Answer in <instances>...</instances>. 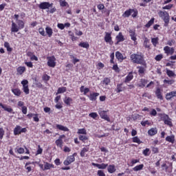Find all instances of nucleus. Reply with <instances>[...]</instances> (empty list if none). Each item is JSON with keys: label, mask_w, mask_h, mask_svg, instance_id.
<instances>
[{"label": "nucleus", "mask_w": 176, "mask_h": 176, "mask_svg": "<svg viewBox=\"0 0 176 176\" xmlns=\"http://www.w3.org/2000/svg\"><path fill=\"white\" fill-rule=\"evenodd\" d=\"M131 59L133 64H140L144 67L146 65V62L144 59V56L141 54H133L131 55Z\"/></svg>", "instance_id": "nucleus-1"}, {"label": "nucleus", "mask_w": 176, "mask_h": 176, "mask_svg": "<svg viewBox=\"0 0 176 176\" xmlns=\"http://www.w3.org/2000/svg\"><path fill=\"white\" fill-rule=\"evenodd\" d=\"M161 120L164 122V124H167V126H170V127H173V122H171V118L168 116V115L164 114L161 116Z\"/></svg>", "instance_id": "nucleus-2"}, {"label": "nucleus", "mask_w": 176, "mask_h": 176, "mask_svg": "<svg viewBox=\"0 0 176 176\" xmlns=\"http://www.w3.org/2000/svg\"><path fill=\"white\" fill-rule=\"evenodd\" d=\"M47 59V65L48 67H51L52 68H54L56 67V57L54 56H48Z\"/></svg>", "instance_id": "nucleus-3"}, {"label": "nucleus", "mask_w": 176, "mask_h": 176, "mask_svg": "<svg viewBox=\"0 0 176 176\" xmlns=\"http://www.w3.org/2000/svg\"><path fill=\"white\" fill-rule=\"evenodd\" d=\"M21 83L23 85L24 93H25V94H30V89L28 88V80H23L21 81Z\"/></svg>", "instance_id": "nucleus-4"}, {"label": "nucleus", "mask_w": 176, "mask_h": 176, "mask_svg": "<svg viewBox=\"0 0 176 176\" xmlns=\"http://www.w3.org/2000/svg\"><path fill=\"white\" fill-rule=\"evenodd\" d=\"M158 15L162 20H170V15L166 11H159Z\"/></svg>", "instance_id": "nucleus-5"}, {"label": "nucleus", "mask_w": 176, "mask_h": 176, "mask_svg": "<svg viewBox=\"0 0 176 176\" xmlns=\"http://www.w3.org/2000/svg\"><path fill=\"white\" fill-rule=\"evenodd\" d=\"M98 113L102 119L107 120V122H111V119L109 118L108 115H107V111L100 110L98 111Z\"/></svg>", "instance_id": "nucleus-6"}, {"label": "nucleus", "mask_w": 176, "mask_h": 176, "mask_svg": "<svg viewBox=\"0 0 176 176\" xmlns=\"http://www.w3.org/2000/svg\"><path fill=\"white\" fill-rule=\"evenodd\" d=\"M53 6V3H50L49 2H42L39 4L38 8L42 10L49 9V8H52Z\"/></svg>", "instance_id": "nucleus-7"}, {"label": "nucleus", "mask_w": 176, "mask_h": 176, "mask_svg": "<svg viewBox=\"0 0 176 176\" xmlns=\"http://www.w3.org/2000/svg\"><path fill=\"white\" fill-rule=\"evenodd\" d=\"M74 162H75V157H74V155H70L64 161L63 164L65 166H69V164L74 163Z\"/></svg>", "instance_id": "nucleus-8"}, {"label": "nucleus", "mask_w": 176, "mask_h": 176, "mask_svg": "<svg viewBox=\"0 0 176 176\" xmlns=\"http://www.w3.org/2000/svg\"><path fill=\"white\" fill-rule=\"evenodd\" d=\"M164 51L165 52L166 54H167V56H168L169 54H170V56H173V54H174L175 50L173 47L166 46L164 47Z\"/></svg>", "instance_id": "nucleus-9"}, {"label": "nucleus", "mask_w": 176, "mask_h": 176, "mask_svg": "<svg viewBox=\"0 0 176 176\" xmlns=\"http://www.w3.org/2000/svg\"><path fill=\"white\" fill-rule=\"evenodd\" d=\"M104 41L107 43H109V45H113V41H112V37L111 36V33L106 32L104 36Z\"/></svg>", "instance_id": "nucleus-10"}, {"label": "nucleus", "mask_w": 176, "mask_h": 176, "mask_svg": "<svg viewBox=\"0 0 176 176\" xmlns=\"http://www.w3.org/2000/svg\"><path fill=\"white\" fill-rule=\"evenodd\" d=\"M176 97V91H173L169 93H167L166 95V100H171V98Z\"/></svg>", "instance_id": "nucleus-11"}, {"label": "nucleus", "mask_w": 176, "mask_h": 176, "mask_svg": "<svg viewBox=\"0 0 176 176\" xmlns=\"http://www.w3.org/2000/svg\"><path fill=\"white\" fill-rule=\"evenodd\" d=\"M93 166H96L98 168L102 169V170H105L107 167H108V164H92Z\"/></svg>", "instance_id": "nucleus-12"}, {"label": "nucleus", "mask_w": 176, "mask_h": 176, "mask_svg": "<svg viewBox=\"0 0 176 176\" xmlns=\"http://www.w3.org/2000/svg\"><path fill=\"white\" fill-rule=\"evenodd\" d=\"M116 38L117 39V43H116V45H118L119 42H123V41H124V36H123L122 32H120L118 35L116 36Z\"/></svg>", "instance_id": "nucleus-13"}, {"label": "nucleus", "mask_w": 176, "mask_h": 176, "mask_svg": "<svg viewBox=\"0 0 176 176\" xmlns=\"http://www.w3.org/2000/svg\"><path fill=\"white\" fill-rule=\"evenodd\" d=\"M19 28L14 22H12L11 32H19Z\"/></svg>", "instance_id": "nucleus-14"}, {"label": "nucleus", "mask_w": 176, "mask_h": 176, "mask_svg": "<svg viewBox=\"0 0 176 176\" xmlns=\"http://www.w3.org/2000/svg\"><path fill=\"white\" fill-rule=\"evenodd\" d=\"M0 107H1V108H3V109H4V111H6L7 112H13V109H12L10 107H8L7 105H5L2 103H0Z\"/></svg>", "instance_id": "nucleus-15"}, {"label": "nucleus", "mask_w": 176, "mask_h": 176, "mask_svg": "<svg viewBox=\"0 0 176 176\" xmlns=\"http://www.w3.org/2000/svg\"><path fill=\"white\" fill-rule=\"evenodd\" d=\"M134 78V76H133V73L130 72L127 76L126 77L124 80V83H129L131 80H133V78Z\"/></svg>", "instance_id": "nucleus-16"}, {"label": "nucleus", "mask_w": 176, "mask_h": 176, "mask_svg": "<svg viewBox=\"0 0 176 176\" xmlns=\"http://www.w3.org/2000/svg\"><path fill=\"white\" fill-rule=\"evenodd\" d=\"M14 135H19V134H21V126L16 125L14 129Z\"/></svg>", "instance_id": "nucleus-17"}, {"label": "nucleus", "mask_w": 176, "mask_h": 176, "mask_svg": "<svg viewBox=\"0 0 176 176\" xmlns=\"http://www.w3.org/2000/svg\"><path fill=\"white\" fill-rule=\"evenodd\" d=\"M45 32L48 35L49 38H52V35H53V29L47 26L45 28Z\"/></svg>", "instance_id": "nucleus-18"}, {"label": "nucleus", "mask_w": 176, "mask_h": 176, "mask_svg": "<svg viewBox=\"0 0 176 176\" xmlns=\"http://www.w3.org/2000/svg\"><path fill=\"white\" fill-rule=\"evenodd\" d=\"M98 96H100L99 93L91 94L89 96V100L91 101H96L97 100V97H98Z\"/></svg>", "instance_id": "nucleus-19"}, {"label": "nucleus", "mask_w": 176, "mask_h": 176, "mask_svg": "<svg viewBox=\"0 0 176 176\" xmlns=\"http://www.w3.org/2000/svg\"><path fill=\"white\" fill-rule=\"evenodd\" d=\"M134 12V9H129L124 12L122 14L123 17H130L131 16L132 12Z\"/></svg>", "instance_id": "nucleus-20"}, {"label": "nucleus", "mask_w": 176, "mask_h": 176, "mask_svg": "<svg viewBox=\"0 0 176 176\" xmlns=\"http://www.w3.org/2000/svg\"><path fill=\"white\" fill-rule=\"evenodd\" d=\"M116 57L117 60H119V61H123V60H124L123 54H122L119 51L116 52Z\"/></svg>", "instance_id": "nucleus-21"}, {"label": "nucleus", "mask_w": 176, "mask_h": 176, "mask_svg": "<svg viewBox=\"0 0 176 176\" xmlns=\"http://www.w3.org/2000/svg\"><path fill=\"white\" fill-rule=\"evenodd\" d=\"M155 96L159 100H163V96L162 95V91H160V88H157L155 91Z\"/></svg>", "instance_id": "nucleus-22"}, {"label": "nucleus", "mask_w": 176, "mask_h": 176, "mask_svg": "<svg viewBox=\"0 0 176 176\" xmlns=\"http://www.w3.org/2000/svg\"><path fill=\"white\" fill-rule=\"evenodd\" d=\"M56 129L60 130L61 131H69V129L67 126H64L61 124H56Z\"/></svg>", "instance_id": "nucleus-23"}, {"label": "nucleus", "mask_w": 176, "mask_h": 176, "mask_svg": "<svg viewBox=\"0 0 176 176\" xmlns=\"http://www.w3.org/2000/svg\"><path fill=\"white\" fill-rule=\"evenodd\" d=\"M148 135H155V134H157V129L156 128H151L148 131Z\"/></svg>", "instance_id": "nucleus-24"}, {"label": "nucleus", "mask_w": 176, "mask_h": 176, "mask_svg": "<svg viewBox=\"0 0 176 176\" xmlns=\"http://www.w3.org/2000/svg\"><path fill=\"white\" fill-rule=\"evenodd\" d=\"M78 46L80 47H84L85 49H89V47H90L89 43L87 42H81L78 44Z\"/></svg>", "instance_id": "nucleus-25"}, {"label": "nucleus", "mask_w": 176, "mask_h": 176, "mask_svg": "<svg viewBox=\"0 0 176 176\" xmlns=\"http://www.w3.org/2000/svg\"><path fill=\"white\" fill-rule=\"evenodd\" d=\"M166 141L168 142H171V144H174V141H175V137L174 135L167 136L166 138Z\"/></svg>", "instance_id": "nucleus-26"}, {"label": "nucleus", "mask_w": 176, "mask_h": 176, "mask_svg": "<svg viewBox=\"0 0 176 176\" xmlns=\"http://www.w3.org/2000/svg\"><path fill=\"white\" fill-rule=\"evenodd\" d=\"M129 34H130V36L132 39V41H137V37L135 36V32H134V30H129Z\"/></svg>", "instance_id": "nucleus-27"}, {"label": "nucleus", "mask_w": 176, "mask_h": 176, "mask_svg": "<svg viewBox=\"0 0 176 176\" xmlns=\"http://www.w3.org/2000/svg\"><path fill=\"white\" fill-rule=\"evenodd\" d=\"M12 91L14 94V96H17V97H20V96L21 95V91L19 89H12Z\"/></svg>", "instance_id": "nucleus-28"}, {"label": "nucleus", "mask_w": 176, "mask_h": 176, "mask_svg": "<svg viewBox=\"0 0 176 176\" xmlns=\"http://www.w3.org/2000/svg\"><path fill=\"white\" fill-rule=\"evenodd\" d=\"M66 91H67V87H59L58 89L56 96H57V94H61L63 93H65Z\"/></svg>", "instance_id": "nucleus-29"}, {"label": "nucleus", "mask_w": 176, "mask_h": 176, "mask_svg": "<svg viewBox=\"0 0 176 176\" xmlns=\"http://www.w3.org/2000/svg\"><path fill=\"white\" fill-rule=\"evenodd\" d=\"M148 83V81L145 79H141L140 82L138 85L139 87H145L146 84Z\"/></svg>", "instance_id": "nucleus-30"}, {"label": "nucleus", "mask_w": 176, "mask_h": 176, "mask_svg": "<svg viewBox=\"0 0 176 176\" xmlns=\"http://www.w3.org/2000/svg\"><path fill=\"white\" fill-rule=\"evenodd\" d=\"M17 72L20 75H23V74H24V72H25V67H19L17 68Z\"/></svg>", "instance_id": "nucleus-31"}, {"label": "nucleus", "mask_w": 176, "mask_h": 176, "mask_svg": "<svg viewBox=\"0 0 176 176\" xmlns=\"http://www.w3.org/2000/svg\"><path fill=\"white\" fill-rule=\"evenodd\" d=\"M86 152H89V148H82L80 153L81 157H85V156H86Z\"/></svg>", "instance_id": "nucleus-32"}, {"label": "nucleus", "mask_w": 176, "mask_h": 176, "mask_svg": "<svg viewBox=\"0 0 176 176\" xmlns=\"http://www.w3.org/2000/svg\"><path fill=\"white\" fill-rule=\"evenodd\" d=\"M142 168H144V164H142L135 166L133 168V171H140V170H142Z\"/></svg>", "instance_id": "nucleus-33"}, {"label": "nucleus", "mask_w": 176, "mask_h": 176, "mask_svg": "<svg viewBox=\"0 0 176 176\" xmlns=\"http://www.w3.org/2000/svg\"><path fill=\"white\" fill-rule=\"evenodd\" d=\"M64 102L66 105H71V102H72V98L69 97H65L64 99Z\"/></svg>", "instance_id": "nucleus-34"}, {"label": "nucleus", "mask_w": 176, "mask_h": 176, "mask_svg": "<svg viewBox=\"0 0 176 176\" xmlns=\"http://www.w3.org/2000/svg\"><path fill=\"white\" fill-rule=\"evenodd\" d=\"M107 170H108L109 173H110L111 174H112L113 173H115V171H116V169L115 168L114 165H110L107 168Z\"/></svg>", "instance_id": "nucleus-35"}, {"label": "nucleus", "mask_w": 176, "mask_h": 176, "mask_svg": "<svg viewBox=\"0 0 176 176\" xmlns=\"http://www.w3.org/2000/svg\"><path fill=\"white\" fill-rule=\"evenodd\" d=\"M155 23V18H152L146 25V28H149Z\"/></svg>", "instance_id": "nucleus-36"}, {"label": "nucleus", "mask_w": 176, "mask_h": 176, "mask_svg": "<svg viewBox=\"0 0 176 176\" xmlns=\"http://www.w3.org/2000/svg\"><path fill=\"white\" fill-rule=\"evenodd\" d=\"M122 86H123V83L117 85V88L116 89V93H120V91H123V89L122 88Z\"/></svg>", "instance_id": "nucleus-37"}, {"label": "nucleus", "mask_w": 176, "mask_h": 176, "mask_svg": "<svg viewBox=\"0 0 176 176\" xmlns=\"http://www.w3.org/2000/svg\"><path fill=\"white\" fill-rule=\"evenodd\" d=\"M59 3L62 8H65V6H68V3L65 1V0H59Z\"/></svg>", "instance_id": "nucleus-38"}, {"label": "nucleus", "mask_w": 176, "mask_h": 176, "mask_svg": "<svg viewBox=\"0 0 176 176\" xmlns=\"http://www.w3.org/2000/svg\"><path fill=\"white\" fill-rule=\"evenodd\" d=\"M144 46L146 49H149L150 48L149 39H148V38H145L144 41Z\"/></svg>", "instance_id": "nucleus-39"}, {"label": "nucleus", "mask_w": 176, "mask_h": 176, "mask_svg": "<svg viewBox=\"0 0 176 176\" xmlns=\"http://www.w3.org/2000/svg\"><path fill=\"white\" fill-rule=\"evenodd\" d=\"M52 167H54L53 164L46 162L45 164L44 165L43 170H50Z\"/></svg>", "instance_id": "nucleus-40"}, {"label": "nucleus", "mask_w": 176, "mask_h": 176, "mask_svg": "<svg viewBox=\"0 0 176 176\" xmlns=\"http://www.w3.org/2000/svg\"><path fill=\"white\" fill-rule=\"evenodd\" d=\"M56 145L59 146V148H63V140L58 139L55 142Z\"/></svg>", "instance_id": "nucleus-41"}, {"label": "nucleus", "mask_w": 176, "mask_h": 176, "mask_svg": "<svg viewBox=\"0 0 176 176\" xmlns=\"http://www.w3.org/2000/svg\"><path fill=\"white\" fill-rule=\"evenodd\" d=\"M17 24L19 25L18 28H19V30H22V28H24V22L23 21L18 20Z\"/></svg>", "instance_id": "nucleus-42"}, {"label": "nucleus", "mask_w": 176, "mask_h": 176, "mask_svg": "<svg viewBox=\"0 0 176 176\" xmlns=\"http://www.w3.org/2000/svg\"><path fill=\"white\" fill-rule=\"evenodd\" d=\"M151 43H153V46L156 47V45L159 43V38H151Z\"/></svg>", "instance_id": "nucleus-43"}, {"label": "nucleus", "mask_w": 176, "mask_h": 176, "mask_svg": "<svg viewBox=\"0 0 176 176\" xmlns=\"http://www.w3.org/2000/svg\"><path fill=\"white\" fill-rule=\"evenodd\" d=\"M111 83V79L109 78H104L102 81V85H105L106 86H108Z\"/></svg>", "instance_id": "nucleus-44"}, {"label": "nucleus", "mask_w": 176, "mask_h": 176, "mask_svg": "<svg viewBox=\"0 0 176 176\" xmlns=\"http://www.w3.org/2000/svg\"><path fill=\"white\" fill-rule=\"evenodd\" d=\"M166 74L170 78H171V76H175V73H174V72L169 70V69H166Z\"/></svg>", "instance_id": "nucleus-45"}, {"label": "nucleus", "mask_w": 176, "mask_h": 176, "mask_svg": "<svg viewBox=\"0 0 176 176\" xmlns=\"http://www.w3.org/2000/svg\"><path fill=\"white\" fill-rule=\"evenodd\" d=\"M133 140V142H136V144H142V142H141V140H140V138H138V137H134L132 138Z\"/></svg>", "instance_id": "nucleus-46"}, {"label": "nucleus", "mask_w": 176, "mask_h": 176, "mask_svg": "<svg viewBox=\"0 0 176 176\" xmlns=\"http://www.w3.org/2000/svg\"><path fill=\"white\" fill-rule=\"evenodd\" d=\"M142 153L144 156H149L151 155V151L149 148H146L143 151Z\"/></svg>", "instance_id": "nucleus-47"}, {"label": "nucleus", "mask_w": 176, "mask_h": 176, "mask_svg": "<svg viewBox=\"0 0 176 176\" xmlns=\"http://www.w3.org/2000/svg\"><path fill=\"white\" fill-rule=\"evenodd\" d=\"M38 32L41 35H42V36H46V33L45 32L43 28H40L38 29Z\"/></svg>", "instance_id": "nucleus-48"}, {"label": "nucleus", "mask_w": 176, "mask_h": 176, "mask_svg": "<svg viewBox=\"0 0 176 176\" xmlns=\"http://www.w3.org/2000/svg\"><path fill=\"white\" fill-rule=\"evenodd\" d=\"M4 46H5V47H6V49L8 52H12V50H13V49L12 47H10L9 43H8V42H6L4 43Z\"/></svg>", "instance_id": "nucleus-49"}, {"label": "nucleus", "mask_w": 176, "mask_h": 176, "mask_svg": "<svg viewBox=\"0 0 176 176\" xmlns=\"http://www.w3.org/2000/svg\"><path fill=\"white\" fill-rule=\"evenodd\" d=\"M3 135H5V130L3 128L0 127V140L3 138Z\"/></svg>", "instance_id": "nucleus-50"}, {"label": "nucleus", "mask_w": 176, "mask_h": 176, "mask_svg": "<svg viewBox=\"0 0 176 176\" xmlns=\"http://www.w3.org/2000/svg\"><path fill=\"white\" fill-rule=\"evenodd\" d=\"M79 140H80V141H83V142H85V141H87V137H86V135H80L79 136Z\"/></svg>", "instance_id": "nucleus-51"}, {"label": "nucleus", "mask_w": 176, "mask_h": 176, "mask_svg": "<svg viewBox=\"0 0 176 176\" xmlns=\"http://www.w3.org/2000/svg\"><path fill=\"white\" fill-rule=\"evenodd\" d=\"M90 118H92L93 119H96V118L98 117V114L97 113H89Z\"/></svg>", "instance_id": "nucleus-52"}, {"label": "nucleus", "mask_w": 176, "mask_h": 176, "mask_svg": "<svg viewBox=\"0 0 176 176\" xmlns=\"http://www.w3.org/2000/svg\"><path fill=\"white\" fill-rule=\"evenodd\" d=\"M70 58H73L72 63H74V64H76V63H79V59L75 58V56H74L73 55H71Z\"/></svg>", "instance_id": "nucleus-53"}, {"label": "nucleus", "mask_w": 176, "mask_h": 176, "mask_svg": "<svg viewBox=\"0 0 176 176\" xmlns=\"http://www.w3.org/2000/svg\"><path fill=\"white\" fill-rule=\"evenodd\" d=\"M35 82H36V86L37 87H38L39 89H42V87H43V85H42V83L38 82V81L36 80V79H35Z\"/></svg>", "instance_id": "nucleus-54"}, {"label": "nucleus", "mask_w": 176, "mask_h": 176, "mask_svg": "<svg viewBox=\"0 0 176 176\" xmlns=\"http://www.w3.org/2000/svg\"><path fill=\"white\" fill-rule=\"evenodd\" d=\"M174 82L175 81L173 80H164V83H167L168 85H173Z\"/></svg>", "instance_id": "nucleus-55"}, {"label": "nucleus", "mask_w": 176, "mask_h": 176, "mask_svg": "<svg viewBox=\"0 0 176 176\" xmlns=\"http://www.w3.org/2000/svg\"><path fill=\"white\" fill-rule=\"evenodd\" d=\"M171 8H173V4H168L166 6L163 7L162 9L170 10V9H171Z\"/></svg>", "instance_id": "nucleus-56"}, {"label": "nucleus", "mask_w": 176, "mask_h": 176, "mask_svg": "<svg viewBox=\"0 0 176 176\" xmlns=\"http://www.w3.org/2000/svg\"><path fill=\"white\" fill-rule=\"evenodd\" d=\"M155 58L156 61H160L162 58H163V55L162 54L157 55Z\"/></svg>", "instance_id": "nucleus-57"}, {"label": "nucleus", "mask_w": 176, "mask_h": 176, "mask_svg": "<svg viewBox=\"0 0 176 176\" xmlns=\"http://www.w3.org/2000/svg\"><path fill=\"white\" fill-rule=\"evenodd\" d=\"M138 68L139 69V74H144L145 72V69L143 67H138Z\"/></svg>", "instance_id": "nucleus-58"}, {"label": "nucleus", "mask_w": 176, "mask_h": 176, "mask_svg": "<svg viewBox=\"0 0 176 176\" xmlns=\"http://www.w3.org/2000/svg\"><path fill=\"white\" fill-rule=\"evenodd\" d=\"M164 24V27H168V24L170 23V19H163Z\"/></svg>", "instance_id": "nucleus-59"}, {"label": "nucleus", "mask_w": 176, "mask_h": 176, "mask_svg": "<svg viewBox=\"0 0 176 176\" xmlns=\"http://www.w3.org/2000/svg\"><path fill=\"white\" fill-rule=\"evenodd\" d=\"M78 134H86V129H78Z\"/></svg>", "instance_id": "nucleus-60"}, {"label": "nucleus", "mask_w": 176, "mask_h": 176, "mask_svg": "<svg viewBox=\"0 0 176 176\" xmlns=\"http://www.w3.org/2000/svg\"><path fill=\"white\" fill-rule=\"evenodd\" d=\"M38 116V114H34L33 116V119L34 122H39V118Z\"/></svg>", "instance_id": "nucleus-61"}, {"label": "nucleus", "mask_w": 176, "mask_h": 176, "mask_svg": "<svg viewBox=\"0 0 176 176\" xmlns=\"http://www.w3.org/2000/svg\"><path fill=\"white\" fill-rule=\"evenodd\" d=\"M24 152H25L24 148L21 147L17 149V153H19L20 155L24 153Z\"/></svg>", "instance_id": "nucleus-62"}, {"label": "nucleus", "mask_w": 176, "mask_h": 176, "mask_svg": "<svg viewBox=\"0 0 176 176\" xmlns=\"http://www.w3.org/2000/svg\"><path fill=\"white\" fill-rule=\"evenodd\" d=\"M98 175L105 176V173H104V170H98Z\"/></svg>", "instance_id": "nucleus-63"}, {"label": "nucleus", "mask_w": 176, "mask_h": 176, "mask_svg": "<svg viewBox=\"0 0 176 176\" xmlns=\"http://www.w3.org/2000/svg\"><path fill=\"white\" fill-rule=\"evenodd\" d=\"M43 80H49L50 79V76H49L47 74H45L43 76Z\"/></svg>", "instance_id": "nucleus-64"}]
</instances>
